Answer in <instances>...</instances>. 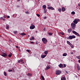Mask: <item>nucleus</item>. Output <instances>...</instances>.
Here are the masks:
<instances>
[{"label":"nucleus","instance_id":"nucleus-1","mask_svg":"<svg viewBox=\"0 0 80 80\" xmlns=\"http://www.w3.org/2000/svg\"><path fill=\"white\" fill-rule=\"evenodd\" d=\"M76 37L74 35L72 36H70L68 37H67V39L68 40H72V39H73V38H75Z\"/></svg>","mask_w":80,"mask_h":80},{"label":"nucleus","instance_id":"nucleus-2","mask_svg":"<svg viewBox=\"0 0 80 80\" xmlns=\"http://www.w3.org/2000/svg\"><path fill=\"white\" fill-rule=\"evenodd\" d=\"M62 73V71L60 70H58L56 72V74L57 75H58Z\"/></svg>","mask_w":80,"mask_h":80},{"label":"nucleus","instance_id":"nucleus-3","mask_svg":"<svg viewBox=\"0 0 80 80\" xmlns=\"http://www.w3.org/2000/svg\"><path fill=\"white\" fill-rule=\"evenodd\" d=\"M80 20V19H75V20H74L73 21V23H75L74 24H77V23H78V22Z\"/></svg>","mask_w":80,"mask_h":80},{"label":"nucleus","instance_id":"nucleus-4","mask_svg":"<svg viewBox=\"0 0 80 80\" xmlns=\"http://www.w3.org/2000/svg\"><path fill=\"white\" fill-rule=\"evenodd\" d=\"M42 41L45 44L47 42V39L45 38H43L42 39Z\"/></svg>","mask_w":80,"mask_h":80},{"label":"nucleus","instance_id":"nucleus-5","mask_svg":"<svg viewBox=\"0 0 80 80\" xmlns=\"http://www.w3.org/2000/svg\"><path fill=\"white\" fill-rule=\"evenodd\" d=\"M71 27L72 29H75V27H76V25L74 23H72L71 24Z\"/></svg>","mask_w":80,"mask_h":80},{"label":"nucleus","instance_id":"nucleus-6","mask_svg":"<svg viewBox=\"0 0 80 80\" xmlns=\"http://www.w3.org/2000/svg\"><path fill=\"white\" fill-rule=\"evenodd\" d=\"M72 33H74V34H75L76 35H77V36H78V37H79L80 36V34L78 33V32H76L75 31H72Z\"/></svg>","mask_w":80,"mask_h":80},{"label":"nucleus","instance_id":"nucleus-7","mask_svg":"<svg viewBox=\"0 0 80 80\" xmlns=\"http://www.w3.org/2000/svg\"><path fill=\"white\" fill-rule=\"evenodd\" d=\"M48 8V9H49V10H55V9L54 8H53V7L52 6L49 7Z\"/></svg>","mask_w":80,"mask_h":80},{"label":"nucleus","instance_id":"nucleus-8","mask_svg":"<svg viewBox=\"0 0 80 80\" xmlns=\"http://www.w3.org/2000/svg\"><path fill=\"white\" fill-rule=\"evenodd\" d=\"M35 25L33 24H32L31 26L30 27V29H34V28H35Z\"/></svg>","mask_w":80,"mask_h":80},{"label":"nucleus","instance_id":"nucleus-9","mask_svg":"<svg viewBox=\"0 0 80 80\" xmlns=\"http://www.w3.org/2000/svg\"><path fill=\"white\" fill-rule=\"evenodd\" d=\"M1 55L2 56V57H7V54L5 53H2L1 54Z\"/></svg>","mask_w":80,"mask_h":80},{"label":"nucleus","instance_id":"nucleus-10","mask_svg":"<svg viewBox=\"0 0 80 80\" xmlns=\"http://www.w3.org/2000/svg\"><path fill=\"white\" fill-rule=\"evenodd\" d=\"M77 68L78 69V70H80V67H79V64H77Z\"/></svg>","mask_w":80,"mask_h":80},{"label":"nucleus","instance_id":"nucleus-11","mask_svg":"<svg viewBox=\"0 0 80 80\" xmlns=\"http://www.w3.org/2000/svg\"><path fill=\"white\" fill-rule=\"evenodd\" d=\"M46 56H47V55H41V58H45V57H46Z\"/></svg>","mask_w":80,"mask_h":80},{"label":"nucleus","instance_id":"nucleus-12","mask_svg":"<svg viewBox=\"0 0 80 80\" xmlns=\"http://www.w3.org/2000/svg\"><path fill=\"white\" fill-rule=\"evenodd\" d=\"M46 7H47V6H45V5H44L42 6L43 9H44V10H46Z\"/></svg>","mask_w":80,"mask_h":80},{"label":"nucleus","instance_id":"nucleus-13","mask_svg":"<svg viewBox=\"0 0 80 80\" xmlns=\"http://www.w3.org/2000/svg\"><path fill=\"white\" fill-rule=\"evenodd\" d=\"M35 38H34V37L33 36L31 37V38H30V40H34Z\"/></svg>","mask_w":80,"mask_h":80},{"label":"nucleus","instance_id":"nucleus-14","mask_svg":"<svg viewBox=\"0 0 80 80\" xmlns=\"http://www.w3.org/2000/svg\"><path fill=\"white\" fill-rule=\"evenodd\" d=\"M67 54L66 53H64L62 54V56L63 57H65L66 56H67Z\"/></svg>","mask_w":80,"mask_h":80},{"label":"nucleus","instance_id":"nucleus-15","mask_svg":"<svg viewBox=\"0 0 80 80\" xmlns=\"http://www.w3.org/2000/svg\"><path fill=\"white\" fill-rule=\"evenodd\" d=\"M58 10L59 12H61V11H62V9H61L60 8H58Z\"/></svg>","mask_w":80,"mask_h":80},{"label":"nucleus","instance_id":"nucleus-16","mask_svg":"<svg viewBox=\"0 0 80 80\" xmlns=\"http://www.w3.org/2000/svg\"><path fill=\"white\" fill-rule=\"evenodd\" d=\"M62 12H65V8H62Z\"/></svg>","mask_w":80,"mask_h":80},{"label":"nucleus","instance_id":"nucleus-17","mask_svg":"<svg viewBox=\"0 0 80 80\" xmlns=\"http://www.w3.org/2000/svg\"><path fill=\"white\" fill-rule=\"evenodd\" d=\"M76 58H77L78 59H80V55L78 56H76Z\"/></svg>","mask_w":80,"mask_h":80},{"label":"nucleus","instance_id":"nucleus-18","mask_svg":"<svg viewBox=\"0 0 80 80\" xmlns=\"http://www.w3.org/2000/svg\"><path fill=\"white\" fill-rule=\"evenodd\" d=\"M60 68H61V67H63V65L62 64H60L59 65H58Z\"/></svg>","mask_w":80,"mask_h":80},{"label":"nucleus","instance_id":"nucleus-19","mask_svg":"<svg viewBox=\"0 0 80 80\" xmlns=\"http://www.w3.org/2000/svg\"><path fill=\"white\" fill-rule=\"evenodd\" d=\"M67 43H68V45H69L72 44L70 42L68 41H67Z\"/></svg>","mask_w":80,"mask_h":80},{"label":"nucleus","instance_id":"nucleus-20","mask_svg":"<svg viewBox=\"0 0 80 80\" xmlns=\"http://www.w3.org/2000/svg\"><path fill=\"white\" fill-rule=\"evenodd\" d=\"M44 54L45 55H47V54H48V51H45L44 52Z\"/></svg>","mask_w":80,"mask_h":80},{"label":"nucleus","instance_id":"nucleus-21","mask_svg":"<svg viewBox=\"0 0 80 80\" xmlns=\"http://www.w3.org/2000/svg\"><path fill=\"white\" fill-rule=\"evenodd\" d=\"M71 14L72 15H75V12L74 11H72L71 12Z\"/></svg>","mask_w":80,"mask_h":80},{"label":"nucleus","instance_id":"nucleus-22","mask_svg":"<svg viewBox=\"0 0 80 80\" xmlns=\"http://www.w3.org/2000/svg\"><path fill=\"white\" fill-rule=\"evenodd\" d=\"M21 35H22V36H23L24 35H26V34H25V33H21Z\"/></svg>","mask_w":80,"mask_h":80},{"label":"nucleus","instance_id":"nucleus-23","mask_svg":"<svg viewBox=\"0 0 80 80\" xmlns=\"http://www.w3.org/2000/svg\"><path fill=\"white\" fill-rule=\"evenodd\" d=\"M68 32H70L72 31V29H68Z\"/></svg>","mask_w":80,"mask_h":80},{"label":"nucleus","instance_id":"nucleus-24","mask_svg":"<svg viewBox=\"0 0 80 80\" xmlns=\"http://www.w3.org/2000/svg\"><path fill=\"white\" fill-rule=\"evenodd\" d=\"M4 75H5V76H7V72H4Z\"/></svg>","mask_w":80,"mask_h":80},{"label":"nucleus","instance_id":"nucleus-25","mask_svg":"<svg viewBox=\"0 0 80 80\" xmlns=\"http://www.w3.org/2000/svg\"><path fill=\"white\" fill-rule=\"evenodd\" d=\"M41 78L43 80H45V78H44V77L42 75H41Z\"/></svg>","mask_w":80,"mask_h":80},{"label":"nucleus","instance_id":"nucleus-26","mask_svg":"<svg viewBox=\"0 0 80 80\" xmlns=\"http://www.w3.org/2000/svg\"><path fill=\"white\" fill-rule=\"evenodd\" d=\"M50 67L49 66L46 68V70H48V69H50Z\"/></svg>","mask_w":80,"mask_h":80},{"label":"nucleus","instance_id":"nucleus-27","mask_svg":"<svg viewBox=\"0 0 80 80\" xmlns=\"http://www.w3.org/2000/svg\"><path fill=\"white\" fill-rule=\"evenodd\" d=\"M12 53H10V54H9L8 57H11V56H12Z\"/></svg>","mask_w":80,"mask_h":80},{"label":"nucleus","instance_id":"nucleus-28","mask_svg":"<svg viewBox=\"0 0 80 80\" xmlns=\"http://www.w3.org/2000/svg\"><path fill=\"white\" fill-rule=\"evenodd\" d=\"M59 34H61V35H64V33L62 32H59Z\"/></svg>","mask_w":80,"mask_h":80},{"label":"nucleus","instance_id":"nucleus-29","mask_svg":"<svg viewBox=\"0 0 80 80\" xmlns=\"http://www.w3.org/2000/svg\"><path fill=\"white\" fill-rule=\"evenodd\" d=\"M70 46H71V48H73V47H73V45H72V44H71L70 45Z\"/></svg>","mask_w":80,"mask_h":80},{"label":"nucleus","instance_id":"nucleus-30","mask_svg":"<svg viewBox=\"0 0 80 80\" xmlns=\"http://www.w3.org/2000/svg\"><path fill=\"white\" fill-rule=\"evenodd\" d=\"M62 78L64 80H66V78L65 77H62Z\"/></svg>","mask_w":80,"mask_h":80},{"label":"nucleus","instance_id":"nucleus-31","mask_svg":"<svg viewBox=\"0 0 80 80\" xmlns=\"http://www.w3.org/2000/svg\"><path fill=\"white\" fill-rule=\"evenodd\" d=\"M28 76H30L32 75V74H30V73H29L28 74Z\"/></svg>","mask_w":80,"mask_h":80},{"label":"nucleus","instance_id":"nucleus-32","mask_svg":"<svg viewBox=\"0 0 80 80\" xmlns=\"http://www.w3.org/2000/svg\"><path fill=\"white\" fill-rule=\"evenodd\" d=\"M6 28L7 29H8V28H9V26H7L6 27Z\"/></svg>","mask_w":80,"mask_h":80},{"label":"nucleus","instance_id":"nucleus-33","mask_svg":"<svg viewBox=\"0 0 80 80\" xmlns=\"http://www.w3.org/2000/svg\"><path fill=\"white\" fill-rule=\"evenodd\" d=\"M17 32V31H14V34H16Z\"/></svg>","mask_w":80,"mask_h":80},{"label":"nucleus","instance_id":"nucleus-34","mask_svg":"<svg viewBox=\"0 0 80 80\" xmlns=\"http://www.w3.org/2000/svg\"><path fill=\"white\" fill-rule=\"evenodd\" d=\"M27 52H30V50L28 49L27 50Z\"/></svg>","mask_w":80,"mask_h":80},{"label":"nucleus","instance_id":"nucleus-35","mask_svg":"<svg viewBox=\"0 0 80 80\" xmlns=\"http://www.w3.org/2000/svg\"><path fill=\"white\" fill-rule=\"evenodd\" d=\"M44 12L45 13H47V10H45L44 11Z\"/></svg>","mask_w":80,"mask_h":80},{"label":"nucleus","instance_id":"nucleus-36","mask_svg":"<svg viewBox=\"0 0 80 80\" xmlns=\"http://www.w3.org/2000/svg\"><path fill=\"white\" fill-rule=\"evenodd\" d=\"M37 16H38V17H40V15L38 14H37Z\"/></svg>","mask_w":80,"mask_h":80},{"label":"nucleus","instance_id":"nucleus-37","mask_svg":"<svg viewBox=\"0 0 80 80\" xmlns=\"http://www.w3.org/2000/svg\"><path fill=\"white\" fill-rule=\"evenodd\" d=\"M0 18L1 19V20H3V17H1Z\"/></svg>","mask_w":80,"mask_h":80},{"label":"nucleus","instance_id":"nucleus-38","mask_svg":"<svg viewBox=\"0 0 80 80\" xmlns=\"http://www.w3.org/2000/svg\"><path fill=\"white\" fill-rule=\"evenodd\" d=\"M49 35H52V33H49Z\"/></svg>","mask_w":80,"mask_h":80},{"label":"nucleus","instance_id":"nucleus-39","mask_svg":"<svg viewBox=\"0 0 80 80\" xmlns=\"http://www.w3.org/2000/svg\"><path fill=\"white\" fill-rule=\"evenodd\" d=\"M3 18H6V16H3Z\"/></svg>","mask_w":80,"mask_h":80},{"label":"nucleus","instance_id":"nucleus-40","mask_svg":"<svg viewBox=\"0 0 80 80\" xmlns=\"http://www.w3.org/2000/svg\"><path fill=\"white\" fill-rule=\"evenodd\" d=\"M18 60V63H20V60Z\"/></svg>","mask_w":80,"mask_h":80},{"label":"nucleus","instance_id":"nucleus-41","mask_svg":"<svg viewBox=\"0 0 80 80\" xmlns=\"http://www.w3.org/2000/svg\"><path fill=\"white\" fill-rule=\"evenodd\" d=\"M7 18H10V16H8Z\"/></svg>","mask_w":80,"mask_h":80},{"label":"nucleus","instance_id":"nucleus-42","mask_svg":"<svg viewBox=\"0 0 80 80\" xmlns=\"http://www.w3.org/2000/svg\"><path fill=\"white\" fill-rule=\"evenodd\" d=\"M64 66L65 68V67H66V64H64Z\"/></svg>","mask_w":80,"mask_h":80},{"label":"nucleus","instance_id":"nucleus-43","mask_svg":"<svg viewBox=\"0 0 80 80\" xmlns=\"http://www.w3.org/2000/svg\"><path fill=\"white\" fill-rule=\"evenodd\" d=\"M47 18V17H44V19H46Z\"/></svg>","mask_w":80,"mask_h":80},{"label":"nucleus","instance_id":"nucleus-44","mask_svg":"<svg viewBox=\"0 0 80 80\" xmlns=\"http://www.w3.org/2000/svg\"><path fill=\"white\" fill-rule=\"evenodd\" d=\"M20 62H23V60L21 59V60H20Z\"/></svg>","mask_w":80,"mask_h":80},{"label":"nucleus","instance_id":"nucleus-45","mask_svg":"<svg viewBox=\"0 0 80 80\" xmlns=\"http://www.w3.org/2000/svg\"><path fill=\"white\" fill-rule=\"evenodd\" d=\"M30 43H32V44L34 43L33 42H30Z\"/></svg>","mask_w":80,"mask_h":80},{"label":"nucleus","instance_id":"nucleus-46","mask_svg":"<svg viewBox=\"0 0 80 80\" xmlns=\"http://www.w3.org/2000/svg\"><path fill=\"white\" fill-rule=\"evenodd\" d=\"M12 70H9V72H12Z\"/></svg>","mask_w":80,"mask_h":80},{"label":"nucleus","instance_id":"nucleus-47","mask_svg":"<svg viewBox=\"0 0 80 80\" xmlns=\"http://www.w3.org/2000/svg\"><path fill=\"white\" fill-rule=\"evenodd\" d=\"M16 48H19V47L18 46H16Z\"/></svg>","mask_w":80,"mask_h":80},{"label":"nucleus","instance_id":"nucleus-48","mask_svg":"<svg viewBox=\"0 0 80 80\" xmlns=\"http://www.w3.org/2000/svg\"><path fill=\"white\" fill-rule=\"evenodd\" d=\"M43 30H44V31H45V28H44L43 29Z\"/></svg>","mask_w":80,"mask_h":80},{"label":"nucleus","instance_id":"nucleus-49","mask_svg":"<svg viewBox=\"0 0 80 80\" xmlns=\"http://www.w3.org/2000/svg\"><path fill=\"white\" fill-rule=\"evenodd\" d=\"M26 13L28 14V12L27 11L26 12Z\"/></svg>","mask_w":80,"mask_h":80},{"label":"nucleus","instance_id":"nucleus-50","mask_svg":"<svg viewBox=\"0 0 80 80\" xmlns=\"http://www.w3.org/2000/svg\"><path fill=\"white\" fill-rule=\"evenodd\" d=\"M2 20H3V21H5V19H3Z\"/></svg>","mask_w":80,"mask_h":80},{"label":"nucleus","instance_id":"nucleus-51","mask_svg":"<svg viewBox=\"0 0 80 80\" xmlns=\"http://www.w3.org/2000/svg\"><path fill=\"white\" fill-rule=\"evenodd\" d=\"M66 73H68V72H67V71H66Z\"/></svg>","mask_w":80,"mask_h":80},{"label":"nucleus","instance_id":"nucleus-52","mask_svg":"<svg viewBox=\"0 0 80 80\" xmlns=\"http://www.w3.org/2000/svg\"><path fill=\"white\" fill-rule=\"evenodd\" d=\"M9 25H11V22H9Z\"/></svg>","mask_w":80,"mask_h":80},{"label":"nucleus","instance_id":"nucleus-53","mask_svg":"<svg viewBox=\"0 0 80 80\" xmlns=\"http://www.w3.org/2000/svg\"><path fill=\"white\" fill-rule=\"evenodd\" d=\"M78 6H79V7H80V4H79L78 5Z\"/></svg>","mask_w":80,"mask_h":80},{"label":"nucleus","instance_id":"nucleus-54","mask_svg":"<svg viewBox=\"0 0 80 80\" xmlns=\"http://www.w3.org/2000/svg\"><path fill=\"white\" fill-rule=\"evenodd\" d=\"M71 53V54H73V52H72V53Z\"/></svg>","mask_w":80,"mask_h":80},{"label":"nucleus","instance_id":"nucleus-55","mask_svg":"<svg viewBox=\"0 0 80 80\" xmlns=\"http://www.w3.org/2000/svg\"><path fill=\"white\" fill-rule=\"evenodd\" d=\"M35 33H37V31H35Z\"/></svg>","mask_w":80,"mask_h":80},{"label":"nucleus","instance_id":"nucleus-56","mask_svg":"<svg viewBox=\"0 0 80 80\" xmlns=\"http://www.w3.org/2000/svg\"><path fill=\"white\" fill-rule=\"evenodd\" d=\"M61 80H64L63 79H62V78L61 79Z\"/></svg>","mask_w":80,"mask_h":80},{"label":"nucleus","instance_id":"nucleus-57","mask_svg":"<svg viewBox=\"0 0 80 80\" xmlns=\"http://www.w3.org/2000/svg\"><path fill=\"white\" fill-rule=\"evenodd\" d=\"M22 63H24V62H22Z\"/></svg>","mask_w":80,"mask_h":80},{"label":"nucleus","instance_id":"nucleus-58","mask_svg":"<svg viewBox=\"0 0 80 80\" xmlns=\"http://www.w3.org/2000/svg\"><path fill=\"white\" fill-rule=\"evenodd\" d=\"M28 37H30V35H28Z\"/></svg>","mask_w":80,"mask_h":80},{"label":"nucleus","instance_id":"nucleus-59","mask_svg":"<svg viewBox=\"0 0 80 80\" xmlns=\"http://www.w3.org/2000/svg\"><path fill=\"white\" fill-rule=\"evenodd\" d=\"M19 51H20V49H19Z\"/></svg>","mask_w":80,"mask_h":80},{"label":"nucleus","instance_id":"nucleus-60","mask_svg":"<svg viewBox=\"0 0 80 80\" xmlns=\"http://www.w3.org/2000/svg\"><path fill=\"white\" fill-rule=\"evenodd\" d=\"M18 0V1H20V0Z\"/></svg>","mask_w":80,"mask_h":80}]
</instances>
